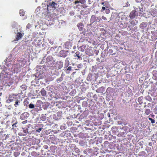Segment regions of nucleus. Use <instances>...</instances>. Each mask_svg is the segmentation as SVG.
<instances>
[{"instance_id": "obj_1", "label": "nucleus", "mask_w": 157, "mask_h": 157, "mask_svg": "<svg viewBox=\"0 0 157 157\" xmlns=\"http://www.w3.org/2000/svg\"><path fill=\"white\" fill-rule=\"evenodd\" d=\"M18 29L19 30H17V37L14 40L15 41L18 40L19 39H21L24 35L23 33L21 32V29L20 27H19Z\"/></svg>"}, {"instance_id": "obj_2", "label": "nucleus", "mask_w": 157, "mask_h": 157, "mask_svg": "<svg viewBox=\"0 0 157 157\" xmlns=\"http://www.w3.org/2000/svg\"><path fill=\"white\" fill-rule=\"evenodd\" d=\"M56 3H55L54 2H52L49 3L48 5V9L49 8H52L55 9L56 8Z\"/></svg>"}, {"instance_id": "obj_3", "label": "nucleus", "mask_w": 157, "mask_h": 157, "mask_svg": "<svg viewBox=\"0 0 157 157\" xmlns=\"http://www.w3.org/2000/svg\"><path fill=\"white\" fill-rule=\"evenodd\" d=\"M16 97L15 96L14 94L12 95H10L9 98L8 100L7 101L8 102H9L8 101H9L10 102H12L13 101L14 99H16Z\"/></svg>"}, {"instance_id": "obj_4", "label": "nucleus", "mask_w": 157, "mask_h": 157, "mask_svg": "<svg viewBox=\"0 0 157 157\" xmlns=\"http://www.w3.org/2000/svg\"><path fill=\"white\" fill-rule=\"evenodd\" d=\"M136 11L135 10H133L131 12L130 15V17L131 18H132L135 17L136 15Z\"/></svg>"}, {"instance_id": "obj_5", "label": "nucleus", "mask_w": 157, "mask_h": 157, "mask_svg": "<svg viewBox=\"0 0 157 157\" xmlns=\"http://www.w3.org/2000/svg\"><path fill=\"white\" fill-rule=\"evenodd\" d=\"M79 29L80 30H82L83 29V25L82 23L78 24L77 25Z\"/></svg>"}, {"instance_id": "obj_6", "label": "nucleus", "mask_w": 157, "mask_h": 157, "mask_svg": "<svg viewBox=\"0 0 157 157\" xmlns=\"http://www.w3.org/2000/svg\"><path fill=\"white\" fill-rule=\"evenodd\" d=\"M40 93L41 95L43 96H44L46 94V91L44 89H42L40 91Z\"/></svg>"}, {"instance_id": "obj_7", "label": "nucleus", "mask_w": 157, "mask_h": 157, "mask_svg": "<svg viewBox=\"0 0 157 157\" xmlns=\"http://www.w3.org/2000/svg\"><path fill=\"white\" fill-rule=\"evenodd\" d=\"M25 12L22 10H20L19 12V14L21 16H23Z\"/></svg>"}, {"instance_id": "obj_8", "label": "nucleus", "mask_w": 157, "mask_h": 157, "mask_svg": "<svg viewBox=\"0 0 157 157\" xmlns=\"http://www.w3.org/2000/svg\"><path fill=\"white\" fill-rule=\"evenodd\" d=\"M150 113V110L149 109H147L145 112V113L147 115H148Z\"/></svg>"}, {"instance_id": "obj_9", "label": "nucleus", "mask_w": 157, "mask_h": 157, "mask_svg": "<svg viewBox=\"0 0 157 157\" xmlns=\"http://www.w3.org/2000/svg\"><path fill=\"white\" fill-rule=\"evenodd\" d=\"M79 2L82 4H84L86 3V1L85 0H79Z\"/></svg>"}, {"instance_id": "obj_10", "label": "nucleus", "mask_w": 157, "mask_h": 157, "mask_svg": "<svg viewBox=\"0 0 157 157\" xmlns=\"http://www.w3.org/2000/svg\"><path fill=\"white\" fill-rule=\"evenodd\" d=\"M34 105L33 104H30L29 105V107L30 108L33 109L34 108Z\"/></svg>"}, {"instance_id": "obj_11", "label": "nucleus", "mask_w": 157, "mask_h": 157, "mask_svg": "<svg viewBox=\"0 0 157 157\" xmlns=\"http://www.w3.org/2000/svg\"><path fill=\"white\" fill-rule=\"evenodd\" d=\"M19 103H20V101H17L15 102L14 104V106L15 107H17L18 106Z\"/></svg>"}, {"instance_id": "obj_12", "label": "nucleus", "mask_w": 157, "mask_h": 157, "mask_svg": "<svg viewBox=\"0 0 157 157\" xmlns=\"http://www.w3.org/2000/svg\"><path fill=\"white\" fill-rule=\"evenodd\" d=\"M149 120H150L151 122V123H155V121L153 119H151V118H149Z\"/></svg>"}, {"instance_id": "obj_13", "label": "nucleus", "mask_w": 157, "mask_h": 157, "mask_svg": "<svg viewBox=\"0 0 157 157\" xmlns=\"http://www.w3.org/2000/svg\"><path fill=\"white\" fill-rule=\"evenodd\" d=\"M17 123V122L16 121V122H15L14 124H12V126L13 127V128L14 127H16L17 126H16V124Z\"/></svg>"}, {"instance_id": "obj_14", "label": "nucleus", "mask_w": 157, "mask_h": 157, "mask_svg": "<svg viewBox=\"0 0 157 157\" xmlns=\"http://www.w3.org/2000/svg\"><path fill=\"white\" fill-rule=\"evenodd\" d=\"M42 128H39V129H37L36 131L37 132H40L41 130L42 129Z\"/></svg>"}, {"instance_id": "obj_15", "label": "nucleus", "mask_w": 157, "mask_h": 157, "mask_svg": "<svg viewBox=\"0 0 157 157\" xmlns=\"http://www.w3.org/2000/svg\"><path fill=\"white\" fill-rule=\"evenodd\" d=\"M80 3V2H79V1H78V0L76 1L75 2V4H77V3Z\"/></svg>"}, {"instance_id": "obj_16", "label": "nucleus", "mask_w": 157, "mask_h": 157, "mask_svg": "<svg viewBox=\"0 0 157 157\" xmlns=\"http://www.w3.org/2000/svg\"><path fill=\"white\" fill-rule=\"evenodd\" d=\"M143 98V97H140L139 98H138V100L139 101H140L141 100H142Z\"/></svg>"}, {"instance_id": "obj_17", "label": "nucleus", "mask_w": 157, "mask_h": 157, "mask_svg": "<svg viewBox=\"0 0 157 157\" xmlns=\"http://www.w3.org/2000/svg\"><path fill=\"white\" fill-rule=\"evenodd\" d=\"M102 11H104V10H105V7H102Z\"/></svg>"}, {"instance_id": "obj_18", "label": "nucleus", "mask_w": 157, "mask_h": 157, "mask_svg": "<svg viewBox=\"0 0 157 157\" xmlns=\"http://www.w3.org/2000/svg\"><path fill=\"white\" fill-rule=\"evenodd\" d=\"M102 18L104 20H105L106 19V17L103 16L102 17Z\"/></svg>"}, {"instance_id": "obj_19", "label": "nucleus", "mask_w": 157, "mask_h": 157, "mask_svg": "<svg viewBox=\"0 0 157 157\" xmlns=\"http://www.w3.org/2000/svg\"><path fill=\"white\" fill-rule=\"evenodd\" d=\"M71 70V67H68L67 68V70Z\"/></svg>"}, {"instance_id": "obj_20", "label": "nucleus", "mask_w": 157, "mask_h": 157, "mask_svg": "<svg viewBox=\"0 0 157 157\" xmlns=\"http://www.w3.org/2000/svg\"><path fill=\"white\" fill-rule=\"evenodd\" d=\"M27 28H28V29H29V24L27 25V26H26Z\"/></svg>"}, {"instance_id": "obj_21", "label": "nucleus", "mask_w": 157, "mask_h": 157, "mask_svg": "<svg viewBox=\"0 0 157 157\" xmlns=\"http://www.w3.org/2000/svg\"><path fill=\"white\" fill-rule=\"evenodd\" d=\"M94 18V17L93 16H92L91 17V20H92V19H93Z\"/></svg>"}, {"instance_id": "obj_22", "label": "nucleus", "mask_w": 157, "mask_h": 157, "mask_svg": "<svg viewBox=\"0 0 157 157\" xmlns=\"http://www.w3.org/2000/svg\"><path fill=\"white\" fill-rule=\"evenodd\" d=\"M77 57H78V58L79 59L80 58V56H77Z\"/></svg>"}, {"instance_id": "obj_23", "label": "nucleus", "mask_w": 157, "mask_h": 157, "mask_svg": "<svg viewBox=\"0 0 157 157\" xmlns=\"http://www.w3.org/2000/svg\"><path fill=\"white\" fill-rule=\"evenodd\" d=\"M23 116V115H21V117H22V116Z\"/></svg>"}, {"instance_id": "obj_24", "label": "nucleus", "mask_w": 157, "mask_h": 157, "mask_svg": "<svg viewBox=\"0 0 157 157\" xmlns=\"http://www.w3.org/2000/svg\"><path fill=\"white\" fill-rule=\"evenodd\" d=\"M104 4V2H102V4Z\"/></svg>"}]
</instances>
